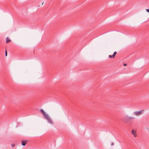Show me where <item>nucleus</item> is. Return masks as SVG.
<instances>
[{"label":"nucleus","mask_w":149,"mask_h":149,"mask_svg":"<svg viewBox=\"0 0 149 149\" xmlns=\"http://www.w3.org/2000/svg\"><path fill=\"white\" fill-rule=\"evenodd\" d=\"M27 141H22V146H25L27 143Z\"/></svg>","instance_id":"20e7f679"},{"label":"nucleus","mask_w":149,"mask_h":149,"mask_svg":"<svg viewBox=\"0 0 149 149\" xmlns=\"http://www.w3.org/2000/svg\"><path fill=\"white\" fill-rule=\"evenodd\" d=\"M117 52H114L113 54L112 55V56L114 57H115V55L116 54Z\"/></svg>","instance_id":"0eeeda50"},{"label":"nucleus","mask_w":149,"mask_h":149,"mask_svg":"<svg viewBox=\"0 0 149 149\" xmlns=\"http://www.w3.org/2000/svg\"><path fill=\"white\" fill-rule=\"evenodd\" d=\"M144 112V110H140L139 111H136L133 112V113L136 116H140Z\"/></svg>","instance_id":"f03ea898"},{"label":"nucleus","mask_w":149,"mask_h":149,"mask_svg":"<svg viewBox=\"0 0 149 149\" xmlns=\"http://www.w3.org/2000/svg\"><path fill=\"white\" fill-rule=\"evenodd\" d=\"M11 145L12 147H13L14 146H15V144H11Z\"/></svg>","instance_id":"9d476101"},{"label":"nucleus","mask_w":149,"mask_h":149,"mask_svg":"<svg viewBox=\"0 0 149 149\" xmlns=\"http://www.w3.org/2000/svg\"><path fill=\"white\" fill-rule=\"evenodd\" d=\"M132 133L134 135V137H136L137 136V135L136 134V132L134 130H132Z\"/></svg>","instance_id":"7ed1b4c3"},{"label":"nucleus","mask_w":149,"mask_h":149,"mask_svg":"<svg viewBox=\"0 0 149 149\" xmlns=\"http://www.w3.org/2000/svg\"><path fill=\"white\" fill-rule=\"evenodd\" d=\"M43 3H44V2H43L42 3V5L43 4Z\"/></svg>","instance_id":"ddd939ff"},{"label":"nucleus","mask_w":149,"mask_h":149,"mask_svg":"<svg viewBox=\"0 0 149 149\" xmlns=\"http://www.w3.org/2000/svg\"><path fill=\"white\" fill-rule=\"evenodd\" d=\"M134 118L133 117H128V119L129 120H132V119H133Z\"/></svg>","instance_id":"423d86ee"},{"label":"nucleus","mask_w":149,"mask_h":149,"mask_svg":"<svg viewBox=\"0 0 149 149\" xmlns=\"http://www.w3.org/2000/svg\"><path fill=\"white\" fill-rule=\"evenodd\" d=\"M127 65V64H126V63H124V64H123V65H124V66H126Z\"/></svg>","instance_id":"9b49d317"},{"label":"nucleus","mask_w":149,"mask_h":149,"mask_svg":"<svg viewBox=\"0 0 149 149\" xmlns=\"http://www.w3.org/2000/svg\"><path fill=\"white\" fill-rule=\"evenodd\" d=\"M10 40L8 38H6V42L7 43H8L10 42Z\"/></svg>","instance_id":"39448f33"},{"label":"nucleus","mask_w":149,"mask_h":149,"mask_svg":"<svg viewBox=\"0 0 149 149\" xmlns=\"http://www.w3.org/2000/svg\"><path fill=\"white\" fill-rule=\"evenodd\" d=\"M5 52V56H7V53L6 51Z\"/></svg>","instance_id":"1a4fd4ad"},{"label":"nucleus","mask_w":149,"mask_h":149,"mask_svg":"<svg viewBox=\"0 0 149 149\" xmlns=\"http://www.w3.org/2000/svg\"><path fill=\"white\" fill-rule=\"evenodd\" d=\"M113 143H111V145L112 146H113Z\"/></svg>","instance_id":"f8f14e48"},{"label":"nucleus","mask_w":149,"mask_h":149,"mask_svg":"<svg viewBox=\"0 0 149 149\" xmlns=\"http://www.w3.org/2000/svg\"><path fill=\"white\" fill-rule=\"evenodd\" d=\"M40 111L42 114L43 116L45 117V118L47 120L48 122L51 124H53L54 123L52 120L49 117L48 115L45 113L44 110L42 109H41Z\"/></svg>","instance_id":"f257e3e1"},{"label":"nucleus","mask_w":149,"mask_h":149,"mask_svg":"<svg viewBox=\"0 0 149 149\" xmlns=\"http://www.w3.org/2000/svg\"><path fill=\"white\" fill-rule=\"evenodd\" d=\"M109 57L110 58H114V57H113L112 56V55H109Z\"/></svg>","instance_id":"6e6552de"}]
</instances>
